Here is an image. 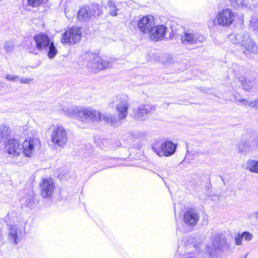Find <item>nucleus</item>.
Segmentation results:
<instances>
[{
	"instance_id": "5701e85b",
	"label": "nucleus",
	"mask_w": 258,
	"mask_h": 258,
	"mask_svg": "<svg viewBox=\"0 0 258 258\" xmlns=\"http://www.w3.org/2000/svg\"><path fill=\"white\" fill-rule=\"evenodd\" d=\"M22 204L26 207L30 209L34 208L37 204V201L33 196L24 197L21 200Z\"/></svg>"
},
{
	"instance_id": "a18cd8bd",
	"label": "nucleus",
	"mask_w": 258,
	"mask_h": 258,
	"mask_svg": "<svg viewBox=\"0 0 258 258\" xmlns=\"http://www.w3.org/2000/svg\"><path fill=\"white\" fill-rule=\"evenodd\" d=\"M2 0H0V1H1Z\"/></svg>"
},
{
	"instance_id": "9d476101",
	"label": "nucleus",
	"mask_w": 258,
	"mask_h": 258,
	"mask_svg": "<svg viewBox=\"0 0 258 258\" xmlns=\"http://www.w3.org/2000/svg\"><path fill=\"white\" fill-rule=\"evenodd\" d=\"M155 110V107L154 105H144L137 108L134 110L133 117L136 121H143L147 119L149 115Z\"/></svg>"
},
{
	"instance_id": "f704fd0d",
	"label": "nucleus",
	"mask_w": 258,
	"mask_h": 258,
	"mask_svg": "<svg viewBox=\"0 0 258 258\" xmlns=\"http://www.w3.org/2000/svg\"><path fill=\"white\" fill-rule=\"evenodd\" d=\"M239 150L241 152L245 153L249 151V147L247 144H242V148L239 147Z\"/></svg>"
},
{
	"instance_id": "ea45409f",
	"label": "nucleus",
	"mask_w": 258,
	"mask_h": 258,
	"mask_svg": "<svg viewBox=\"0 0 258 258\" xmlns=\"http://www.w3.org/2000/svg\"><path fill=\"white\" fill-rule=\"evenodd\" d=\"M239 102H243L244 105L249 106V102H248L246 99H243L242 100H239Z\"/></svg>"
},
{
	"instance_id": "bb28decb",
	"label": "nucleus",
	"mask_w": 258,
	"mask_h": 258,
	"mask_svg": "<svg viewBox=\"0 0 258 258\" xmlns=\"http://www.w3.org/2000/svg\"><path fill=\"white\" fill-rule=\"evenodd\" d=\"M48 51L47 53L48 56L50 58H53L56 54L57 51L55 48L53 42H51L49 46L48 47Z\"/></svg>"
},
{
	"instance_id": "f8f14e48",
	"label": "nucleus",
	"mask_w": 258,
	"mask_h": 258,
	"mask_svg": "<svg viewBox=\"0 0 258 258\" xmlns=\"http://www.w3.org/2000/svg\"><path fill=\"white\" fill-rule=\"evenodd\" d=\"M100 119V112L91 108H83L81 121L84 122H94Z\"/></svg>"
},
{
	"instance_id": "2f4dec72",
	"label": "nucleus",
	"mask_w": 258,
	"mask_h": 258,
	"mask_svg": "<svg viewBox=\"0 0 258 258\" xmlns=\"http://www.w3.org/2000/svg\"><path fill=\"white\" fill-rule=\"evenodd\" d=\"M6 79L9 81H12L13 82L18 81L19 77L15 75H7L6 77Z\"/></svg>"
},
{
	"instance_id": "37998d69",
	"label": "nucleus",
	"mask_w": 258,
	"mask_h": 258,
	"mask_svg": "<svg viewBox=\"0 0 258 258\" xmlns=\"http://www.w3.org/2000/svg\"><path fill=\"white\" fill-rule=\"evenodd\" d=\"M243 99H236L237 101H239V100H242Z\"/></svg>"
},
{
	"instance_id": "6ab92c4d",
	"label": "nucleus",
	"mask_w": 258,
	"mask_h": 258,
	"mask_svg": "<svg viewBox=\"0 0 258 258\" xmlns=\"http://www.w3.org/2000/svg\"><path fill=\"white\" fill-rule=\"evenodd\" d=\"M22 231L21 229L16 225H10L8 235L10 241L13 244H16L20 241Z\"/></svg>"
},
{
	"instance_id": "c85d7f7f",
	"label": "nucleus",
	"mask_w": 258,
	"mask_h": 258,
	"mask_svg": "<svg viewBox=\"0 0 258 258\" xmlns=\"http://www.w3.org/2000/svg\"><path fill=\"white\" fill-rule=\"evenodd\" d=\"M47 0H28V4L32 7H37L45 4Z\"/></svg>"
},
{
	"instance_id": "6e6552de",
	"label": "nucleus",
	"mask_w": 258,
	"mask_h": 258,
	"mask_svg": "<svg viewBox=\"0 0 258 258\" xmlns=\"http://www.w3.org/2000/svg\"><path fill=\"white\" fill-rule=\"evenodd\" d=\"M234 17V14L231 9L223 10L217 15L218 25L223 27H229L233 22Z\"/></svg>"
},
{
	"instance_id": "393cba45",
	"label": "nucleus",
	"mask_w": 258,
	"mask_h": 258,
	"mask_svg": "<svg viewBox=\"0 0 258 258\" xmlns=\"http://www.w3.org/2000/svg\"><path fill=\"white\" fill-rule=\"evenodd\" d=\"M248 169L251 172L258 173V161L251 160L247 162Z\"/></svg>"
},
{
	"instance_id": "f257e3e1",
	"label": "nucleus",
	"mask_w": 258,
	"mask_h": 258,
	"mask_svg": "<svg viewBox=\"0 0 258 258\" xmlns=\"http://www.w3.org/2000/svg\"><path fill=\"white\" fill-rule=\"evenodd\" d=\"M51 42L50 37L46 34L39 33L26 41L27 50L30 53L38 55L41 51L47 50Z\"/></svg>"
},
{
	"instance_id": "4468645a",
	"label": "nucleus",
	"mask_w": 258,
	"mask_h": 258,
	"mask_svg": "<svg viewBox=\"0 0 258 258\" xmlns=\"http://www.w3.org/2000/svg\"><path fill=\"white\" fill-rule=\"evenodd\" d=\"M167 29V28L163 25L156 26L153 25L148 34L151 40L157 41L164 38Z\"/></svg>"
},
{
	"instance_id": "f03ea898",
	"label": "nucleus",
	"mask_w": 258,
	"mask_h": 258,
	"mask_svg": "<svg viewBox=\"0 0 258 258\" xmlns=\"http://www.w3.org/2000/svg\"><path fill=\"white\" fill-rule=\"evenodd\" d=\"M177 146L170 141H155L152 146L153 151L160 157H169L174 154Z\"/></svg>"
},
{
	"instance_id": "4c0bfd02",
	"label": "nucleus",
	"mask_w": 258,
	"mask_h": 258,
	"mask_svg": "<svg viewBox=\"0 0 258 258\" xmlns=\"http://www.w3.org/2000/svg\"><path fill=\"white\" fill-rule=\"evenodd\" d=\"M233 3L235 2L236 5V7H240L243 5L244 0H233Z\"/></svg>"
},
{
	"instance_id": "e433bc0d",
	"label": "nucleus",
	"mask_w": 258,
	"mask_h": 258,
	"mask_svg": "<svg viewBox=\"0 0 258 258\" xmlns=\"http://www.w3.org/2000/svg\"><path fill=\"white\" fill-rule=\"evenodd\" d=\"M242 237L241 235L238 234L235 238V243L236 245H242Z\"/></svg>"
},
{
	"instance_id": "a211bd4d",
	"label": "nucleus",
	"mask_w": 258,
	"mask_h": 258,
	"mask_svg": "<svg viewBox=\"0 0 258 258\" xmlns=\"http://www.w3.org/2000/svg\"><path fill=\"white\" fill-rule=\"evenodd\" d=\"M95 13V10L91 7L83 6L78 12V19L82 22H87L92 19Z\"/></svg>"
},
{
	"instance_id": "0eeeda50",
	"label": "nucleus",
	"mask_w": 258,
	"mask_h": 258,
	"mask_svg": "<svg viewBox=\"0 0 258 258\" xmlns=\"http://www.w3.org/2000/svg\"><path fill=\"white\" fill-rule=\"evenodd\" d=\"M40 142L39 139L30 138L26 140L22 145L23 153L25 156L31 157L39 149Z\"/></svg>"
},
{
	"instance_id": "473e14b6",
	"label": "nucleus",
	"mask_w": 258,
	"mask_h": 258,
	"mask_svg": "<svg viewBox=\"0 0 258 258\" xmlns=\"http://www.w3.org/2000/svg\"><path fill=\"white\" fill-rule=\"evenodd\" d=\"M21 84H29L33 80V79L27 78H21L18 79Z\"/></svg>"
},
{
	"instance_id": "f3484780",
	"label": "nucleus",
	"mask_w": 258,
	"mask_h": 258,
	"mask_svg": "<svg viewBox=\"0 0 258 258\" xmlns=\"http://www.w3.org/2000/svg\"><path fill=\"white\" fill-rule=\"evenodd\" d=\"M138 25L142 32L145 34L148 33L150 31L149 30L154 25L153 17L152 16L143 17L139 20Z\"/></svg>"
},
{
	"instance_id": "58836bf2",
	"label": "nucleus",
	"mask_w": 258,
	"mask_h": 258,
	"mask_svg": "<svg viewBox=\"0 0 258 258\" xmlns=\"http://www.w3.org/2000/svg\"><path fill=\"white\" fill-rule=\"evenodd\" d=\"M13 215H15V214L13 213V212H9L8 213L7 216L5 217V221L7 223H9L10 224L11 221H10V217L13 216Z\"/></svg>"
},
{
	"instance_id": "423d86ee",
	"label": "nucleus",
	"mask_w": 258,
	"mask_h": 258,
	"mask_svg": "<svg viewBox=\"0 0 258 258\" xmlns=\"http://www.w3.org/2000/svg\"><path fill=\"white\" fill-rule=\"evenodd\" d=\"M204 40L203 35L191 30L185 31L181 36L182 43L186 45H201Z\"/></svg>"
},
{
	"instance_id": "20e7f679",
	"label": "nucleus",
	"mask_w": 258,
	"mask_h": 258,
	"mask_svg": "<svg viewBox=\"0 0 258 258\" xmlns=\"http://www.w3.org/2000/svg\"><path fill=\"white\" fill-rule=\"evenodd\" d=\"M112 103L115 106L120 119H124L127 114L129 106L128 98L125 95L116 96L112 99Z\"/></svg>"
},
{
	"instance_id": "7c9ffc66",
	"label": "nucleus",
	"mask_w": 258,
	"mask_h": 258,
	"mask_svg": "<svg viewBox=\"0 0 258 258\" xmlns=\"http://www.w3.org/2000/svg\"><path fill=\"white\" fill-rule=\"evenodd\" d=\"M241 236L246 241H250L253 237L252 235L247 231L243 232Z\"/></svg>"
},
{
	"instance_id": "c9c22d12",
	"label": "nucleus",
	"mask_w": 258,
	"mask_h": 258,
	"mask_svg": "<svg viewBox=\"0 0 258 258\" xmlns=\"http://www.w3.org/2000/svg\"><path fill=\"white\" fill-rule=\"evenodd\" d=\"M249 106L251 108L258 109V100H252L249 102Z\"/></svg>"
},
{
	"instance_id": "9b49d317",
	"label": "nucleus",
	"mask_w": 258,
	"mask_h": 258,
	"mask_svg": "<svg viewBox=\"0 0 258 258\" xmlns=\"http://www.w3.org/2000/svg\"><path fill=\"white\" fill-rule=\"evenodd\" d=\"M226 244V239L223 235L217 234L214 237L212 244L215 250L214 251L211 250V251H209L211 258H216L217 256L218 257V251L222 250Z\"/></svg>"
},
{
	"instance_id": "ddd939ff",
	"label": "nucleus",
	"mask_w": 258,
	"mask_h": 258,
	"mask_svg": "<svg viewBox=\"0 0 258 258\" xmlns=\"http://www.w3.org/2000/svg\"><path fill=\"white\" fill-rule=\"evenodd\" d=\"M6 151L13 157L19 156L22 152V145L17 139H8L5 146Z\"/></svg>"
},
{
	"instance_id": "72a5a7b5",
	"label": "nucleus",
	"mask_w": 258,
	"mask_h": 258,
	"mask_svg": "<svg viewBox=\"0 0 258 258\" xmlns=\"http://www.w3.org/2000/svg\"><path fill=\"white\" fill-rule=\"evenodd\" d=\"M11 134V130H1V135L4 139H8Z\"/></svg>"
},
{
	"instance_id": "7ed1b4c3",
	"label": "nucleus",
	"mask_w": 258,
	"mask_h": 258,
	"mask_svg": "<svg viewBox=\"0 0 258 258\" xmlns=\"http://www.w3.org/2000/svg\"><path fill=\"white\" fill-rule=\"evenodd\" d=\"M86 66L91 72H96L97 70H102L109 67V63L103 60L101 57L91 52H86L84 56Z\"/></svg>"
},
{
	"instance_id": "4be33fe9",
	"label": "nucleus",
	"mask_w": 258,
	"mask_h": 258,
	"mask_svg": "<svg viewBox=\"0 0 258 258\" xmlns=\"http://www.w3.org/2000/svg\"><path fill=\"white\" fill-rule=\"evenodd\" d=\"M246 50L250 53L256 54L258 53V48L256 44L252 41L249 36H246V39L242 45Z\"/></svg>"
},
{
	"instance_id": "c03bdc74",
	"label": "nucleus",
	"mask_w": 258,
	"mask_h": 258,
	"mask_svg": "<svg viewBox=\"0 0 258 258\" xmlns=\"http://www.w3.org/2000/svg\"><path fill=\"white\" fill-rule=\"evenodd\" d=\"M187 258H194L192 257H187Z\"/></svg>"
},
{
	"instance_id": "b1692460",
	"label": "nucleus",
	"mask_w": 258,
	"mask_h": 258,
	"mask_svg": "<svg viewBox=\"0 0 258 258\" xmlns=\"http://www.w3.org/2000/svg\"><path fill=\"white\" fill-rule=\"evenodd\" d=\"M99 120L103 121L104 123L112 126H115L117 122L114 116L109 114H101V113Z\"/></svg>"
},
{
	"instance_id": "2eb2a0df",
	"label": "nucleus",
	"mask_w": 258,
	"mask_h": 258,
	"mask_svg": "<svg viewBox=\"0 0 258 258\" xmlns=\"http://www.w3.org/2000/svg\"><path fill=\"white\" fill-rule=\"evenodd\" d=\"M41 194L45 198L51 197L54 190V183L51 178H45L40 184Z\"/></svg>"
},
{
	"instance_id": "79ce46f5",
	"label": "nucleus",
	"mask_w": 258,
	"mask_h": 258,
	"mask_svg": "<svg viewBox=\"0 0 258 258\" xmlns=\"http://www.w3.org/2000/svg\"><path fill=\"white\" fill-rule=\"evenodd\" d=\"M255 215H256V217L258 218V212L255 213Z\"/></svg>"
},
{
	"instance_id": "1a4fd4ad",
	"label": "nucleus",
	"mask_w": 258,
	"mask_h": 258,
	"mask_svg": "<svg viewBox=\"0 0 258 258\" xmlns=\"http://www.w3.org/2000/svg\"><path fill=\"white\" fill-rule=\"evenodd\" d=\"M81 38V32L80 28L73 27L63 33L61 42L62 43L75 44L79 42Z\"/></svg>"
},
{
	"instance_id": "cd10ccee",
	"label": "nucleus",
	"mask_w": 258,
	"mask_h": 258,
	"mask_svg": "<svg viewBox=\"0 0 258 258\" xmlns=\"http://www.w3.org/2000/svg\"><path fill=\"white\" fill-rule=\"evenodd\" d=\"M107 7L109 10V14L112 16H116V11L117 9L116 8L115 3L113 1L110 0L107 4Z\"/></svg>"
},
{
	"instance_id": "a878e982",
	"label": "nucleus",
	"mask_w": 258,
	"mask_h": 258,
	"mask_svg": "<svg viewBox=\"0 0 258 258\" xmlns=\"http://www.w3.org/2000/svg\"><path fill=\"white\" fill-rule=\"evenodd\" d=\"M240 82L243 89L245 91H249L253 87V82L247 80L246 78L241 79Z\"/></svg>"
},
{
	"instance_id": "412c9836",
	"label": "nucleus",
	"mask_w": 258,
	"mask_h": 258,
	"mask_svg": "<svg viewBox=\"0 0 258 258\" xmlns=\"http://www.w3.org/2000/svg\"><path fill=\"white\" fill-rule=\"evenodd\" d=\"M64 114L71 118H77L81 120L83 108L78 106H72L67 109H63Z\"/></svg>"
},
{
	"instance_id": "aec40b11",
	"label": "nucleus",
	"mask_w": 258,
	"mask_h": 258,
	"mask_svg": "<svg viewBox=\"0 0 258 258\" xmlns=\"http://www.w3.org/2000/svg\"><path fill=\"white\" fill-rule=\"evenodd\" d=\"M246 36L249 35L246 34L244 31H241L240 32L229 34L228 39L233 44L243 45L246 39Z\"/></svg>"
},
{
	"instance_id": "dca6fc26",
	"label": "nucleus",
	"mask_w": 258,
	"mask_h": 258,
	"mask_svg": "<svg viewBox=\"0 0 258 258\" xmlns=\"http://www.w3.org/2000/svg\"><path fill=\"white\" fill-rule=\"evenodd\" d=\"M183 220L186 225L194 227L199 221L200 214L197 210L190 209L185 212Z\"/></svg>"
},
{
	"instance_id": "c756f323",
	"label": "nucleus",
	"mask_w": 258,
	"mask_h": 258,
	"mask_svg": "<svg viewBox=\"0 0 258 258\" xmlns=\"http://www.w3.org/2000/svg\"><path fill=\"white\" fill-rule=\"evenodd\" d=\"M14 48V46L12 42H6L5 46H4V48L7 52H12Z\"/></svg>"
},
{
	"instance_id": "a19ab883",
	"label": "nucleus",
	"mask_w": 258,
	"mask_h": 258,
	"mask_svg": "<svg viewBox=\"0 0 258 258\" xmlns=\"http://www.w3.org/2000/svg\"><path fill=\"white\" fill-rule=\"evenodd\" d=\"M56 129H58V130H59V129H63L62 128V127L60 126V125H58L57 127V128Z\"/></svg>"
},
{
	"instance_id": "39448f33",
	"label": "nucleus",
	"mask_w": 258,
	"mask_h": 258,
	"mask_svg": "<svg viewBox=\"0 0 258 258\" xmlns=\"http://www.w3.org/2000/svg\"><path fill=\"white\" fill-rule=\"evenodd\" d=\"M51 139L53 144V150L56 152L60 151L68 140L66 130H54L51 134Z\"/></svg>"
}]
</instances>
